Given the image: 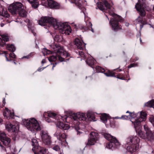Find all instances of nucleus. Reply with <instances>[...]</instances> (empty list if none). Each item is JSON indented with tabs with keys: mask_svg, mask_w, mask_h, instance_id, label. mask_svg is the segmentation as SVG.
Instances as JSON below:
<instances>
[{
	"mask_svg": "<svg viewBox=\"0 0 154 154\" xmlns=\"http://www.w3.org/2000/svg\"><path fill=\"white\" fill-rule=\"evenodd\" d=\"M38 23L41 26H45L48 25L52 26L55 29L61 30V33L69 35L71 32L70 26L66 23H59L56 19L52 17H43L38 21Z\"/></svg>",
	"mask_w": 154,
	"mask_h": 154,
	"instance_id": "1",
	"label": "nucleus"
},
{
	"mask_svg": "<svg viewBox=\"0 0 154 154\" xmlns=\"http://www.w3.org/2000/svg\"><path fill=\"white\" fill-rule=\"evenodd\" d=\"M56 125L57 128L55 135L58 139L62 141L63 139L66 138V135L63 132V130L69 129V125L67 124H64L60 121H57L56 122Z\"/></svg>",
	"mask_w": 154,
	"mask_h": 154,
	"instance_id": "2",
	"label": "nucleus"
},
{
	"mask_svg": "<svg viewBox=\"0 0 154 154\" xmlns=\"http://www.w3.org/2000/svg\"><path fill=\"white\" fill-rule=\"evenodd\" d=\"M110 15H112L113 18H111L109 23L112 26V30L115 31L122 29V27L119 25L118 22H121L123 21V19L120 16L115 14L112 11L110 12Z\"/></svg>",
	"mask_w": 154,
	"mask_h": 154,
	"instance_id": "3",
	"label": "nucleus"
},
{
	"mask_svg": "<svg viewBox=\"0 0 154 154\" xmlns=\"http://www.w3.org/2000/svg\"><path fill=\"white\" fill-rule=\"evenodd\" d=\"M23 123L27 129L32 132L34 131V130L36 131L41 130V127L38 122L34 118L26 120L23 122Z\"/></svg>",
	"mask_w": 154,
	"mask_h": 154,
	"instance_id": "4",
	"label": "nucleus"
},
{
	"mask_svg": "<svg viewBox=\"0 0 154 154\" xmlns=\"http://www.w3.org/2000/svg\"><path fill=\"white\" fill-rule=\"evenodd\" d=\"M98 8L101 10L108 12L110 15V12L112 11V8L111 5L105 0H103L102 2L98 3Z\"/></svg>",
	"mask_w": 154,
	"mask_h": 154,
	"instance_id": "5",
	"label": "nucleus"
},
{
	"mask_svg": "<svg viewBox=\"0 0 154 154\" xmlns=\"http://www.w3.org/2000/svg\"><path fill=\"white\" fill-rule=\"evenodd\" d=\"M23 7V5L21 3L17 2L11 5L8 8V10L12 14H17Z\"/></svg>",
	"mask_w": 154,
	"mask_h": 154,
	"instance_id": "6",
	"label": "nucleus"
},
{
	"mask_svg": "<svg viewBox=\"0 0 154 154\" xmlns=\"http://www.w3.org/2000/svg\"><path fill=\"white\" fill-rule=\"evenodd\" d=\"M56 51L58 59L60 62L66 61L65 58L69 56V53L61 48L57 49Z\"/></svg>",
	"mask_w": 154,
	"mask_h": 154,
	"instance_id": "7",
	"label": "nucleus"
},
{
	"mask_svg": "<svg viewBox=\"0 0 154 154\" xmlns=\"http://www.w3.org/2000/svg\"><path fill=\"white\" fill-rule=\"evenodd\" d=\"M138 2L135 5V7L137 10L139 12L140 15L141 17H144L146 14V12L143 7V4L145 0H138Z\"/></svg>",
	"mask_w": 154,
	"mask_h": 154,
	"instance_id": "8",
	"label": "nucleus"
},
{
	"mask_svg": "<svg viewBox=\"0 0 154 154\" xmlns=\"http://www.w3.org/2000/svg\"><path fill=\"white\" fill-rule=\"evenodd\" d=\"M90 138L87 143V145H94L98 140V134L95 132H92L90 133Z\"/></svg>",
	"mask_w": 154,
	"mask_h": 154,
	"instance_id": "9",
	"label": "nucleus"
},
{
	"mask_svg": "<svg viewBox=\"0 0 154 154\" xmlns=\"http://www.w3.org/2000/svg\"><path fill=\"white\" fill-rule=\"evenodd\" d=\"M146 115L147 114L145 112H142L140 113V116L138 119H135V120H134V119H131V121L136 127L137 126V125L140 124L141 122L145 120Z\"/></svg>",
	"mask_w": 154,
	"mask_h": 154,
	"instance_id": "10",
	"label": "nucleus"
},
{
	"mask_svg": "<svg viewBox=\"0 0 154 154\" xmlns=\"http://www.w3.org/2000/svg\"><path fill=\"white\" fill-rule=\"evenodd\" d=\"M41 135L43 142L46 145L50 144L51 143L50 137L48 135L46 131H42Z\"/></svg>",
	"mask_w": 154,
	"mask_h": 154,
	"instance_id": "11",
	"label": "nucleus"
},
{
	"mask_svg": "<svg viewBox=\"0 0 154 154\" xmlns=\"http://www.w3.org/2000/svg\"><path fill=\"white\" fill-rule=\"evenodd\" d=\"M0 141L5 146H7L9 145L11 142L10 138L6 137L4 133H0Z\"/></svg>",
	"mask_w": 154,
	"mask_h": 154,
	"instance_id": "12",
	"label": "nucleus"
},
{
	"mask_svg": "<svg viewBox=\"0 0 154 154\" xmlns=\"http://www.w3.org/2000/svg\"><path fill=\"white\" fill-rule=\"evenodd\" d=\"M47 2L48 3L45 4L42 2L43 5L51 8L58 9L60 7L59 4L53 0H47Z\"/></svg>",
	"mask_w": 154,
	"mask_h": 154,
	"instance_id": "13",
	"label": "nucleus"
},
{
	"mask_svg": "<svg viewBox=\"0 0 154 154\" xmlns=\"http://www.w3.org/2000/svg\"><path fill=\"white\" fill-rule=\"evenodd\" d=\"M103 135L106 139L110 142H114L116 143V145L117 146L120 145V143L115 137L112 136L109 134L107 133H104Z\"/></svg>",
	"mask_w": 154,
	"mask_h": 154,
	"instance_id": "14",
	"label": "nucleus"
},
{
	"mask_svg": "<svg viewBox=\"0 0 154 154\" xmlns=\"http://www.w3.org/2000/svg\"><path fill=\"white\" fill-rule=\"evenodd\" d=\"M139 141L138 138L136 136H131L129 137L127 139V144H132L136 145L138 144Z\"/></svg>",
	"mask_w": 154,
	"mask_h": 154,
	"instance_id": "15",
	"label": "nucleus"
},
{
	"mask_svg": "<svg viewBox=\"0 0 154 154\" xmlns=\"http://www.w3.org/2000/svg\"><path fill=\"white\" fill-rule=\"evenodd\" d=\"M73 117L74 120L77 121L78 120L85 121L86 119L85 114L82 113L78 112L76 114H75Z\"/></svg>",
	"mask_w": 154,
	"mask_h": 154,
	"instance_id": "16",
	"label": "nucleus"
},
{
	"mask_svg": "<svg viewBox=\"0 0 154 154\" xmlns=\"http://www.w3.org/2000/svg\"><path fill=\"white\" fill-rule=\"evenodd\" d=\"M75 43L78 49L82 50L85 48V45L83 42L78 38H75Z\"/></svg>",
	"mask_w": 154,
	"mask_h": 154,
	"instance_id": "17",
	"label": "nucleus"
},
{
	"mask_svg": "<svg viewBox=\"0 0 154 154\" xmlns=\"http://www.w3.org/2000/svg\"><path fill=\"white\" fill-rule=\"evenodd\" d=\"M129 146L127 147V150L131 153L135 152L138 149L139 144L136 145L132 144H128Z\"/></svg>",
	"mask_w": 154,
	"mask_h": 154,
	"instance_id": "18",
	"label": "nucleus"
},
{
	"mask_svg": "<svg viewBox=\"0 0 154 154\" xmlns=\"http://www.w3.org/2000/svg\"><path fill=\"white\" fill-rule=\"evenodd\" d=\"M47 150L45 148L39 146L36 149L34 153L35 154H45Z\"/></svg>",
	"mask_w": 154,
	"mask_h": 154,
	"instance_id": "19",
	"label": "nucleus"
},
{
	"mask_svg": "<svg viewBox=\"0 0 154 154\" xmlns=\"http://www.w3.org/2000/svg\"><path fill=\"white\" fill-rule=\"evenodd\" d=\"M144 128L146 131V134L148 138L150 140L153 139L152 133L148 126L146 125H145L144 126Z\"/></svg>",
	"mask_w": 154,
	"mask_h": 154,
	"instance_id": "20",
	"label": "nucleus"
},
{
	"mask_svg": "<svg viewBox=\"0 0 154 154\" xmlns=\"http://www.w3.org/2000/svg\"><path fill=\"white\" fill-rule=\"evenodd\" d=\"M0 16L5 17H8L10 16L9 14L4 7L2 6H0Z\"/></svg>",
	"mask_w": 154,
	"mask_h": 154,
	"instance_id": "21",
	"label": "nucleus"
},
{
	"mask_svg": "<svg viewBox=\"0 0 154 154\" xmlns=\"http://www.w3.org/2000/svg\"><path fill=\"white\" fill-rule=\"evenodd\" d=\"M134 125V127L135 129V130L137 133L138 134L139 136L142 138H145V136L143 132L140 130V124L139 125H137V126L135 127V125Z\"/></svg>",
	"mask_w": 154,
	"mask_h": 154,
	"instance_id": "22",
	"label": "nucleus"
},
{
	"mask_svg": "<svg viewBox=\"0 0 154 154\" xmlns=\"http://www.w3.org/2000/svg\"><path fill=\"white\" fill-rule=\"evenodd\" d=\"M126 113H129V116H127L126 115H123V116H122L121 117L119 118L118 117H116L115 118L116 119H118L119 118V119H127L129 117H129L132 118L131 119H133V118H134V117H135L136 116V114H134V113L130 112L128 111H127Z\"/></svg>",
	"mask_w": 154,
	"mask_h": 154,
	"instance_id": "23",
	"label": "nucleus"
},
{
	"mask_svg": "<svg viewBox=\"0 0 154 154\" xmlns=\"http://www.w3.org/2000/svg\"><path fill=\"white\" fill-rule=\"evenodd\" d=\"M6 128L8 131L11 132H14L17 130V127L15 125H13L10 123L7 124L6 126Z\"/></svg>",
	"mask_w": 154,
	"mask_h": 154,
	"instance_id": "24",
	"label": "nucleus"
},
{
	"mask_svg": "<svg viewBox=\"0 0 154 154\" xmlns=\"http://www.w3.org/2000/svg\"><path fill=\"white\" fill-rule=\"evenodd\" d=\"M32 145L34 146L32 148V150L34 152H35V151H36V149L39 146H38V143L37 140L35 139H32Z\"/></svg>",
	"mask_w": 154,
	"mask_h": 154,
	"instance_id": "25",
	"label": "nucleus"
},
{
	"mask_svg": "<svg viewBox=\"0 0 154 154\" xmlns=\"http://www.w3.org/2000/svg\"><path fill=\"white\" fill-rule=\"evenodd\" d=\"M30 4H32V6L34 8H37L39 5L38 0H27Z\"/></svg>",
	"mask_w": 154,
	"mask_h": 154,
	"instance_id": "26",
	"label": "nucleus"
},
{
	"mask_svg": "<svg viewBox=\"0 0 154 154\" xmlns=\"http://www.w3.org/2000/svg\"><path fill=\"white\" fill-rule=\"evenodd\" d=\"M44 116L46 118V116H48L50 118H54L57 115V114L55 113L52 112H45L43 114Z\"/></svg>",
	"mask_w": 154,
	"mask_h": 154,
	"instance_id": "27",
	"label": "nucleus"
},
{
	"mask_svg": "<svg viewBox=\"0 0 154 154\" xmlns=\"http://www.w3.org/2000/svg\"><path fill=\"white\" fill-rule=\"evenodd\" d=\"M17 13L19 15L22 17H26L27 15V12L22 8Z\"/></svg>",
	"mask_w": 154,
	"mask_h": 154,
	"instance_id": "28",
	"label": "nucleus"
},
{
	"mask_svg": "<svg viewBox=\"0 0 154 154\" xmlns=\"http://www.w3.org/2000/svg\"><path fill=\"white\" fill-rule=\"evenodd\" d=\"M145 106L150 107H153L154 109V100H152L146 103Z\"/></svg>",
	"mask_w": 154,
	"mask_h": 154,
	"instance_id": "29",
	"label": "nucleus"
},
{
	"mask_svg": "<svg viewBox=\"0 0 154 154\" xmlns=\"http://www.w3.org/2000/svg\"><path fill=\"white\" fill-rule=\"evenodd\" d=\"M3 114L5 117L8 118L10 116V115H11V113L10 111L8 109L5 108V110L3 112Z\"/></svg>",
	"mask_w": 154,
	"mask_h": 154,
	"instance_id": "30",
	"label": "nucleus"
},
{
	"mask_svg": "<svg viewBox=\"0 0 154 154\" xmlns=\"http://www.w3.org/2000/svg\"><path fill=\"white\" fill-rule=\"evenodd\" d=\"M7 48L8 50L12 52L14 51L15 50L14 46L12 44L8 45Z\"/></svg>",
	"mask_w": 154,
	"mask_h": 154,
	"instance_id": "31",
	"label": "nucleus"
},
{
	"mask_svg": "<svg viewBox=\"0 0 154 154\" xmlns=\"http://www.w3.org/2000/svg\"><path fill=\"white\" fill-rule=\"evenodd\" d=\"M136 20L138 22L144 25L147 24V22L146 21H144L143 20L142 18H141L140 16H139L138 18L136 19Z\"/></svg>",
	"mask_w": 154,
	"mask_h": 154,
	"instance_id": "32",
	"label": "nucleus"
},
{
	"mask_svg": "<svg viewBox=\"0 0 154 154\" xmlns=\"http://www.w3.org/2000/svg\"><path fill=\"white\" fill-rule=\"evenodd\" d=\"M86 62L89 66L91 67H92L94 64V60L91 59H87Z\"/></svg>",
	"mask_w": 154,
	"mask_h": 154,
	"instance_id": "33",
	"label": "nucleus"
},
{
	"mask_svg": "<svg viewBox=\"0 0 154 154\" xmlns=\"http://www.w3.org/2000/svg\"><path fill=\"white\" fill-rule=\"evenodd\" d=\"M72 2L75 4L79 8H81L82 6L81 3V0H71Z\"/></svg>",
	"mask_w": 154,
	"mask_h": 154,
	"instance_id": "34",
	"label": "nucleus"
},
{
	"mask_svg": "<svg viewBox=\"0 0 154 154\" xmlns=\"http://www.w3.org/2000/svg\"><path fill=\"white\" fill-rule=\"evenodd\" d=\"M113 145L116 146L114 142L110 141L109 142L106 144V147L109 149H111L113 147Z\"/></svg>",
	"mask_w": 154,
	"mask_h": 154,
	"instance_id": "35",
	"label": "nucleus"
},
{
	"mask_svg": "<svg viewBox=\"0 0 154 154\" xmlns=\"http://www.w3.org/2000/svg\"><path fill=\"white\" fill-rule=\"evenodd\" d=\"M107 115L106 114H102L100 119L103 122L105 123L107 121Z\"/></svg>",
	"mask_w": 154,
	"mask_h": 154,
	"instance_id": "36",
	"label": "nucleus"
},
{
	"mask_svg": "<svg viewBox=\"0 0 154 154\" xmlns=\"http://www.w3.org/2000/svg\"><path fill=\"white\" fill-rule=\"evenodd\" d=\"M104 74L107 76H115V73L112 71H109Z\"/></svg>",
	"mask_w": 154,
	"mask_h": 154,
	"instance_id": "37",
	"label": "nucleus"
},
{
	"mask_svg": "<svg viewBox=\"0 0 154 154\" xmlns=\"http://www.w3.org/2000/svg\"><path fill=\"white\" fill-rule=\"evenodd\" d=\"M96 68L97 71L98 72L103 73L105 71L104 69L101 67L100 66H97Z\"/></svg>",
	"mask_w": 154,
	"mask_h": 154,
	"instance_id": "38",
	"label": "nucleus"
},
{
	"mask_svg": "<svg viewBox=\"0 0 154 154\" xmlns=\"http://www.w3.org/2000/svg\"><path fill=\"white\" fill-rule=\"evenodd\" d=\"M1 36L5 42H8L9 40L8 37L7 35L3 34Z\"/></svg>",
	"mask_w": 154,
	"mask_h": 154,
	"instance_id": "39",
	"label": "nucleus"
},
{
	"mask_svg": "<svg viewBox=\"0 0 154 154\" xmlns=\"http://www.w3.org/2000/svg\"><path fill=\"white\" fill-rule=\"evenodd\" d=\"M57 57L55 56H52L49 57L48 58V60L49 61L51 62L55 61L57 59Z\"/></svg>",
	"mask_w": 154,
	"mask_h": 154,
	"instance_id": "40",
	"label": "nucleus"
},
{
	"mask_svg": "<svg viewBox=\"0 0 154 154\" xmlns=\"http://www.w3.org/2000/svg\"><path fill=\"white\" fill-rule=\"evenodd\" d=\"M61 36H60L59 35H56L54 38V40L56 42H60L61 41Z\"/></svg>",
	"mask_w": 154,
	"mask_h": 154,
	"instance_id": "41",
	"label": "nucleus"
},
{
	"mask_svg": "<svg viewBox=\"0 0 154 154\" xmlns=\"http://www.w3.org/2000/svg\"><path fill=\"white\" fill-rule=\"evenodd\" d=\"M86 24L87 26V28L89 29H89V28H91V27L92 26V24L89 21H87L86 22Z\"/></svg>",
	"mask_w": 154,
	"mask_h": 154,
	"instance_id": "42",
	"label": "nucleus"
},
{
	"mask_svg": "<svg viewBox=\"0 0 154 154\" xmlns=\"http://www.w3.org/2000/svg\"><path fill=\"white\" fill-rule=\"evenodd\" d=\"M150 122L152 124L154 127V116H152L149 118Z\"/></svg>",
	"mask_w": 154,
	"mask_h": 154,
	"instance_id": "43",
	"label": "nucleus"
},
{
	"mask_svg": "<svg viewBox=\"0 0 154 154\" xmlns=\"http://www.w3.org/2000/svg\"><path fill=\"white\" fill-rule=\"evenodd\" d=\"M115 77L117 78L118 79L122 80H124L125 79L122 76V75L121 74H119L118 75H117L116 76L115 75Z\"/></svg>",
	"mask_w": 154,
	"mask_h": 154,
	"instance_id": "44",
	"label": "nucleus"
},
{
	"mask_svg": "<svg viewBox=\"0 0 154 154\" xmlns=\"http://www.w3.org/2000/svg\"><path fill=\"white\" fill-rule=\"evenodd\" d=\"M53 149L56 151H58L60 150V148L58 146L56 145L54 147Z\"/></svg>",
	"mask_w": 154,
	"mask_h": 154,
	"instance_id": "45",
	"label": "nucleus"
},
{
	"mask_svg": "<svg viewBox=\"0 0 154 154\" xmlns=\"http://www.w3.org/2000/svg\"><path fill=\"white\" fill-rule=\"evenodd\" d=\"M137 64L135 63H133L131 64L128 66V68H131L132 67H134L137 66Z\"/></svg>",
	"mask_w": 154,
	"mask_h": 154,
	"instance_id": "46",
	"label": "nucleus"
},
{
	"mask_svg": "<svg viewBox=\"0 0 154 154\" xmlns=\"http://www.w3.org/2000/svg\"><path fill=\"white\" fill-rule=\"evenodd\" d=\"M9 56L11 57L14 58H16V55L14 54V53H12L9 54Z\"/></svg>",
	"mask_w": 154,
	"mask_h": 154,
	"instance_id": "47",
	"label": "nucleus"
},
{
	"mask_svg": "<svg viewBox=\"0 0 154 154\" xmlns=\"http://www.w3.org/2000/svg\"><path fill=\"white\" fill-rule=\"evenodd\" d=\"M61 119L64 121H66V119L67 118V116H61Z\"/></svg>",
	"mask_w": 154,
	"mask_h": 154,
	"instance_id": "48",
	"label": "nucleus"
},
{
	"mask_svg": "<svg viewBox=\"0 0 154 154\" xmlns=\"http://www.w3.org/2000/svg\"><path fill=\"white\" fill-rule=\"evenodd\" d=\"M79 54L82 57H85V55L84 54V53L82 51H79Z\"/></svg>",
	"mask_w": 154,
	"mask_h": 154,
	"instance_id": "49",
	"label": "nucleus"
},
{
	"mask_svg": "<svg viewBox=\"0 0 154 154\" xmlns=\"http://www.w3.org/2000/svg\"><path fill=\"white\" fill-rule=\"evenodd\" d=\"M31 57V54H30L27 56L23 57L22 58H26L28 59V58H30Z\"/></svg>",
	"mask_w": 154,
	"mask_h": 154,
	"instance_id": "50",
	"label": "nucleus"
},
{
	"mask_svg": "<svg viewBox=\"0 0 154 154\" xmlns=\"http://www.w3.org/2000/svg\"><path fill=\"white\" fill-rule=\"evenodd\" d=\"M96 76V75L95 73H93L91 75L88 76V77H90L92 79H93L94 77H95Z\"/></svg>",
	"mask_w": 154,
	"mask_h": 154,
	"instance_id": "51",
	"label": "nucleus"
},
{
	"mask_svg": "<svg viewBox=\"0 0 154 154\" xmlns=\"http://www.w3.org/2000/svg\"><path fill=\"white\" fill-rule=\"evenodd\" d=\"M5 43L2 42V39L0 38V45H1L2 46H3L5 45Z\"/></svg>",
	"mask_w": 154,
	"mask_h": 154,
	"instance_id": "52",
	"label": "nucleus"
},
{
	"mask_svg": "<svg viewBox=\"0 0 154 154\" xmlns=\"http://www.w3.org/2000/svg\"><path fill=\"white\" fill-rule=\"evenodd\" d=\"M45 68V67L39 68L38 69V70L39 72H41Z\"/></svg>",
	"mask_w": 154,
	"mask_h": 154,
	"instance_id": "53",
	"label": "nucleus"
},
{
	"mask_svg": "<svg viewBox=\"0 0 154 154\" xmlns=\"http://www.w3.org/2000/svg\"><path fill=\"white\" fill-rule=\"evenodd\" d=\"M45 119L46 120V121L48 122H51V121H50V118L48 117H47L46 118H45Z\"/></svg>",
	"mask_w": 154,
	"mask_h": 154,
	"instance_id": "54",
	"label": "nucleus"
},
{
	"mask_svg": "<svg viewBox=\"0 0 154 154\" xmlns=\"http://www.w3.org/2000/svg\"><path fill=\"white\" fill-rule=\"evenodd\" d=\"M46 52H47V54H50L51 52V51L48 50H46Z\"/></svg>",
	"mask_w": 154,
	"mask_h": 154,
	"instance_id": "55",
	"label": "nucleus"
},
{
	"mask_svg": "<svg viewBox=\"0 0 154 154\" xmlns=\"http://www.w3.org/2000/svg\"><path fill=\"white\" fill-rule=\"evenodd\" d=\"M0 146H1L2 149H5V148L3 146L2 144H0Z\"/></svg>",
	"mask_w": 154,
	"mask_h": 154,
	"instance_id": "56",
	"label": "nucleus"
},
{
	"mask_svg": "<svg viewBox=\"0 0 154 154\" xmlns=\"http://www.w3.org/2000/svg\"><path fill=\"white\" fill-rule=\"evenodd\" d=\"M0 25H1V27H3V26H4V25H5V24L3 23H1L0 24Z\"/></svg>",
	"mask_w": 154,
	"mask_h": 154,
	"instance_id": "57",
	"label": "nucleus"
},
{
	"mask_svg": "<svg viewBox=\"0 0 154 154\" xmlns=\"http://www.w3.org/2000/svg\"><path fill=\"white\" fill-rule=\"evenodd\" d=\"M45 62V60L44 59H43L42 61V63H44Z\"/></svg>",
	"mask_w": 154,
	"mask_h": 154,
	"instance_id": "58",
	"label": "nucleus"
},
{
	"mask_svg": "<svg viewBox=\"0 0 154 154\" xmlns=\"http://www.w3.org/2000/svg\"><path fill=\"white\" fill-rule=\"evenodd\" d=\"M143 25H143V24H142L141 25H140V28L141 29L143 28Z\"/></svg>",
	"mask_w": 154,
	"mask_h": 154,
	"instance_id": "59",
	"label": "nucleus"
},
{
	"mask_svg": "<svg viewBox=\"0 0 154 154\" xmlns=\"http://www.w3.org/2000/svg\"><path fill=\"white\" fill-rule=\"evenodd\" d=\"M3 53L5 54H8V52L7 51H4Z\"/></svg>",
	"mask_w": 154,
	"mask_h": 154,
	"instance_id": "60",
	"label": "nucleus"
},
{
	"mask_svg": "<svg viewBox=\"0 0 154 154\" xmlns=\"http://www.w3.org/2000/svg\"><path fill=\"white\" fill-rule=\"evenodd\" d=\"M3 104H5V98H4V99L3 100Z\"/></svg>",
	"mask_w": 154,
	"mask_h": 154,
	"instance_id": "61",
	"label": "nucleus"
},
{
	"mask_svg": "<svg viewBox=\"0 0 154 154\" xmlns=\"http://www.w3.org/2000/svg\"><path fill=\"white\" fill-rule=\"evenodd\" d=\"M75 129L77 130V134H79V132L78 131V129H77V128H75Z\"/></svg>",
	"mask_w": 154,
	"mask_h": 154,
	"instance_id": "62",
	"label": "nucleus"
},
{
	"mask_svg": "<svg viewBox=\"0 0 154 154\" xmlns=\"http://www.w3.org/2000/svg\"><path fill=\"white\" fill-rule=\"evenodd\" d=\"M91 31L92 32H94V30L92 28V27H91Z\"/></svg>",
	"mask_w": 154,
	"mask_h": 154,
	"instance_id": "63",
	"label": "nucleus"
},
{
	"mask_svg": "<svg viewBox=\"0 0 154 154\" xmlns=\"http://www.w3.org/2000/svg\"><path fill=\"white\" fill-rule=\"evenodd\" d=\"M7 154H15L13 152H11L10 153H8Z\"/></svg>",
	"mask_w": 154,
	"mask_h": 154,
	"instance_id": "64",
	"label": "nucleus"
}]
</instances>
